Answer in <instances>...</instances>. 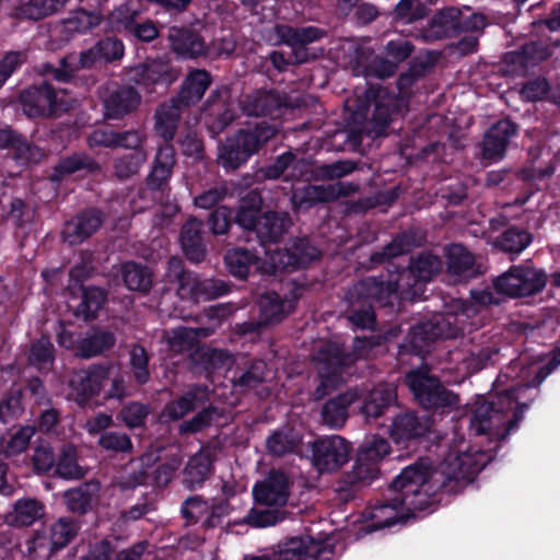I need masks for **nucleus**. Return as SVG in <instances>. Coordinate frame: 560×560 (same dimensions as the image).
Returning <instances> with one entry per match:
<instances>
[{
    "label": "nucleus",
    "mask_w": 560,
    "mask_h": 560,
    "mask_svg": "<svg viewBox=\"0 0 560 560\" xmlns=\"http://www.w3.org/2000/svg\"><path fill=\"white\" fill-rule=\"evenodd\" d=\"M477 471L472 457L466 453L448 454L431 470L420 458L406 466L389 483L383 500L373 508L376 528H388L405 523L417 513L430 514L442 501V494L459 492Z\"/></svg>",
    "instance_id": "f257e3e1"
},
{
    "label": "nucleus",
    "mask_w": 560,
    "mask_h": 560,
    "mask_svg": "<svg viewBox=\"0 0 560 560\" xmlns=\"http://www.w3.org/2000/svg\"><path fill=\"white\" fill-rule=\"evenodd\" d=\"M421 243L422 237L417 230H405L381 249L372 252L368 267L372 269L389 262L402 284L404 299L420 300L424 293L425 283L432 281L442 270L443 261L440 256L424 250L410 256L408 265L400 268L394 266L390 259L410 253Z\"/></svg>",
    "instance_id": "f03ea898"
},
{
    "label": "nucleus",
    "mask_w": 560,
    "mask_h": 560,
    "mask_svg": "<svg viewBox=\"0 0 560 560\" xmlns=\"http://www.w3.org/2000/svg\"><path fill=\"white\" fill-rule=\"evenodd\" d=\"M399 108L398 98L387 89L370 86L349 117V141L358 145L362 143L364 137L376 139L384 136Z\"/></svg>",
    "instance_id": "7ed1b4c3"
},
{
    "label": "nucleus",
    "mask_w": 560,
    "mask_h": 560,
    "mask_svg": "<svg viewBox=\"0 0 560 560\" xmlns=\"http://www.w3.org/2000/svg\"><path fill=\"white\" fill-rule=\"evenodd\" d=\"M264 200L257 190L248 191L241 200L234 215L248 240L255 238L262 247L278 244L292 226L287 211L262 210Z\"/></svg>",
    "instance_id": "20e7f679"
},
{
    "label": "nucleus",
    "mask_w": 560,
    "mask_h": 560,
    "mask_svg": "<svg viewBox=\"0 0 560 560\" xmlns=\"http://www.w3.org/2000/svg\"><path fill=\"white\" fill-rule=\"evenodd\" d=\"M547 273L533 265H513L493 280V289L471 291L474 301L482 306L500 305L504 298H526L540 293L547 284Z\"/></svg>",
    "instance_id": "39448f33"
},
{
    "label": "nucleus",
    "mask_w": 560,
    "mask_h": 560,
    "mask_svg": "<svg viewBox=\"0 0 560 560\" xmlns=\"http://www.w3.org/2000/svg\"><path fill=\"white\" fill-rule=\"evenodd\" d=\"M278 132V126L267 121L257 122L246 129H240L233 138L229 139L220 148L219 163L226 171L237 170Z\"/></svg>",
    "instance_id": "423d86ee"
},
{
    "label": "nucleus",
    "mask_w": 560,
    "mask_h": 560,
    "mask_svg": "<svg viewBox=\"0 0 560 560\" xmlns=\"http://www.w3.org/2000/svg\"><path fill=\"white\" fill-rule=\"evenodd\" d=\"M165 280L176 285L182 300L198 303L214 300L230 292V285L221 279H202L185 268L182 258L172 256L167 260Z\"/></svg>",
    "instance_id": "0eeeda50"
},
{
    "label": "nucleus",
    "mask_w": 560,
    "mask_h": 560,
    "mask_svg": "<svg viewBox=\"0 0 560 560\" xmlns=\"http://www.w3.org/2000/svg\"><path fill=\"white\" fill-rule=\"evenodd\" d=\"M405 383L413 395L415 401L424 410L444 412L457 406L458 396L446 388L441 380L431 374L428 366H421L406 374Z\"/></svg>",
    "instance_id": "6e6552de"
},
{
    "label": "nucleus",
    "mask_w": 560,
    "mask_h": 560,
    "mask_svg": "<svg viewBox=\"0 0 560 560\" xmlns=\"http://www.w3.org/2000/svg\"><path fill=\"white\" fill-rule=\"evenodd\" d=\"M378 276H368L355 282L347 292L352 301L368 302L378 307L394 308L402 294V284L396 270L390 269Z\"/></svg>",
    "instance_id": "1a4fd4ad"
},
{
    "label": "nucleus",
    "mask_w": 560,
    "mask_h": 560,
    "mask_svg": "<svg viewBox=\"0 0 560 560\" xmlns=\"http://www.w3.org/2000/svg\"><path fill=\"white\" fill-rule=\"evenodd\" d=\"M457 335V327L443 315L434 316L427 322H420L410 328L402 343L399 345V355L415 354L424 357L431 351L438 339H452Z\"/></svg>",
    "instance_id": "9d476101"
},
{
    "label": "nucleus",
    "mask_w": 560,
    "mask_h": 560,
    "mask_svg": "<svg viewBox=\"0 0 560 560\" xmlns=\"http://www.w3.org/2000/svg\"><path fill=\"white\" fill-rule=\"evenodd\" d=\"M129 80L141 86L147 93L162 92L178 79L179 72L170 60L150 59L132 67L128 72Z\"/></svg>",
    "instance_id": "9b49d317"
},
{
    "label": "nucleus",
    "mask_w": 560,
    "mask_h": 560,
    "mask_svg": "<svg viewBox=\"0 0 560 560\" xmlns=\"http://www.w3.org/2000/svg\"><path fill=\"white\" fill-rule=\"evenodd\" d=\"M19 102L28 118H49L67 109L63 103L58 101L55 88L46 81L22 90Z\"/></svg>",
    "instance_id": "f8f14e48"
},
{
    "label": "nucleus",
    "mask_w": 560,
    "mask_h": 560,
    "mask_svg": "<svg viewBox=\"0 0 560 560\" xmlns=\"http://www.w3.org/2000/svg\"><path fill=\"white\" fill-rule=\"evenodd\" d=\"M332 549L310 536L292 537L278 545L271 556L245 557L244 560H329Z\"/></svg>",
    "instance_id": "ddd939ff"
},
{
    "label": "nucleus",
    "mask_w": 560,
    "mask_h": 560,
    "mask_svg": "<svg viewBox=\"0 0 560 560\" xmlns=\"http://www.w3.org/2000/svg\"><path fill=\"white\" fill-rule=\"evenodd\" d=\"M241 108L247 116L278 119L292 105L290 96L284 92L277 89H257L243 96Z\"/></svg>",
    "instance_id": "4468645a"
},
{
    "label": "nucleus",
    "mask_w": 560,
    "mask_h": 560,
    "mask_svg": "<svg viewBox=\"0 0 560 560\" xmlns=\"http://www.w3.org/2000/svg\"><path fill=\"white\" fill-rule=\"evenodd\" d=\"M351 444L340 435L316 440L312 445V463L320 474L337 471L350 457Z\"/></svg>",
    "instance_id": "2eb2a0df"
},
{
    "label": "nucleus",
    "mask_w": 560,
    "mask_h": 560,
    "mask_svg": "<svg viewBox=\"0 0 560 560\" xmlns=\"http://www.w3.org/2000/svg\"><path fill=\"white\" fill-rule=\"evenodd\" d=\"M433 421L430 417H420L413 411L397 415L389 429L390 440L405 448L418 444L431 432Z\"/></svg>",
    "instance_id": "dca6fc26"
},
{
    "label": "nucleus",
    "mask_w": 560,
    "mask_h": 560,
    "mask_svg": "<svg viewBox=\"0 0 560 560\" xmlns=\"http://www.w3.org/2000/svg\"><path fill=\"white\" fill-rule=\"evenodd\" d=\"M289 476L281 469H270L264 480L253 487V497L258 505L285 509L291 493Z\"/></svg>",
    "instance_id": "f3484780"
},
{
    "label": "nucleus",
    "mask_w": 560,
    "mask_h": 560,
    "mask_svg": "<svg viewBox=\"0 0 560 560\" xmlns=\"http://www.w3.org/2000/svg\"><path fill=\"white\" fill-rule=\"evenodd\" d=\"M518 126L511 119H500L485 132L481 154L485 160L500 161L504 158L511 139L516 136Z\"/></svg>",
    "instance_id": "a211bd4d"
},
{
    "label": "nucleus",
    "mask_w": 560,
    "mask_h": 560,
    "mask_svg": "<svg viewBox=\"0 0 560 560\" xmlns=\"http://www.w3.org/2000/svg\"><path fill=\"white\" fill-rule=\"evenodd\" d=\"M226 89L214 90L205 102V109L208 110L207 126L212 135H219L225 130L237 117L234 104L226 98Z\"/></svg>",
    "instance_id": "6ab92c4d"
},
{
    "label": "nucleus",
    "mask_w": 560,
    "mask_h": 560,
    "mask_svg": "<svg viewBox=\"0 0 560 560\" xmlns=\"http://www.w3.org/2000/svg\"><path fill=\"white\" fill-rule=\"evenodd\" d=\"M212 82V74L208 70L190 69L185 75L177 94L172 97V104H178L185 109L197 105Z\"/></svg>",
    "instance_id": "aec40b11"
},
{
    "label": "nucleus",
    "mask_w": 560,
    "mask_h": 560,
    "mask_svg": "<svg viewBox=\"0 0 560 560\" xmlns=\"http://www.w3.org/2000/svg\"><path fill=\"white\" fill-rule=\"evenodd\" d=\"M217 450L210 445L202 446L192 455L184 470L183 483L188 490L200 488L214 471Z\"/></svg>",
    "instance_id": "412c9836"
},
{
    "label": "nucleus",
    "mask_w": 560,
    "mask_h": 560,
    "mask_svg": "<svg viewBox=\"0 0 560 560\" xmlns=\"http://www.w3.org/2000/svg\"><path fill=\"white\" fill-rule=\"evenodd\" d=\"M108 374L109 369L103 365H93L78 373L70 384L78 405L84 407L98 396L104 382L108 380Z\"/></svg>",
    "instance_id": "4be33fe9"
},
{
    "label": "nucleus",
    "mask_w": 560,
    "mask_h": 560,
    "mask_svg": "<svg viewBox=\"0 0 560 560\" xmlns=\"http://www.w3.org/2000/svg\"><path fill=\"white\" fill-rule=\"evenodd\" d=\"M176 165V151L172 143H163L158 148L153 165L145 178L147 187L152 191L164 192Z\"/></svg>",
    "instance_id": "5701e85b"
},
{
    "label": "nucleus",
    "mask_w": 560,
    "mask_h": 560,
    "mask_svg": "<svg viewBox=\"0 0 560 560\" xmlns=\"http://www.w3.org/2000/svg\"><path fill=\"white\" fill-rule=\"evenodd\" d=\"M103 222L104 213L102 210L94 207L86 208L66 222L65 238L71 245L80 244L93 235Z\"/></svg>",
    "instance_id": "b1692460"
},
{
    "label": "nucleus",
    "mask_w": 560,
    "mask_h": 560,
    "mask_svg": "<svg viewBox=\"0 0 560 560\" xmlns=\"http://www.w3.org/2000/svg\"><path fill=\"white\" fill-rule=\"evenodd\" d=\"M225 268L233 278L245 281L261 269V258L254 249L244 246L228 248L223 256Z\"/></svg>",
    "instance_id": "393cba45"
},
{
    "label": "nucleus",
    "mask_w": 560,
    "mask_h": 560,
    "mask_svg": "<svg viewBox=\"0 0 560 560\" xmlns=\"http://www.w3.org/2000/svg\"><path fill=\"white\" fill-rule=\"evenodd\" d=\"M98 162L84 152H74L67 156H61L52 166L48 179L51 183H61L67 177L79 174L82 176L100 172Z\"/></svg>",
    "instance_id": "a878e982"
},
{
    "label": "nucleus",
    "mask_w": 560,
    "mask_h": 560,
    "mask_svg": "<svg viewBox=\"0 0 560 560\" xmlns=\"http://www.w3.org/2000/svg\"><path fill=\"white\" fill-rule=\"evenodd\" d=\"M168 40L174 52L185 59H196L208 54L203 37L195 30L173 26Z\"/></svg>",
    "instance_id": "bb28decb"
},
{
    "label": "nucleus",
    "mask_w": 560,
    "mask_h": 560,
    "mask_svg": "<svg viewBox=\"0 0 560 560\" xmlns=\"http://www.w3.org/2000/svg\"><path fill=\"white\" fill-rule=\"evenodd\" d=\"M203 222L189 218L180 229L179 242L185 257L191 262H200L207 256Z\"/></svg>",
    "instance_id": "cd10ccee"
},
{
    "label": "nucleus",
    "mask_w": 560,
    "mask_h": 560,
    "mask_svg": "<svg viewBox=\"0 0 560 560\" xmlns=\"http://www.w3.org/2000/svg\"><path fill=\"white\" fill-rule=\"evenodd\" d=\"M378 474L380 467L366 464V462L360 460V457L357 456L351 469L341 475L337 490L339 493H345V497L348 498L362 488L370 486L378 477Z\"/></svg>",
    "instance_id": "c85d7f7f"
},
{
    "label": "nucleus",
    "mask_w": 560,
    "mask_h": 560,
    "mask_svg": "<svg viewBox=\"0 0 560 560\" xmlns=\"http://www.w3.org/2000/svg\"><path fill=\"white\" fill-rule=\"evenodd\" d=\"M140 93L131 85H121L104 100V114L108 119H120L138 108Z\"/></svg>",
    "instance_id": "c756f323"
},
{
    "label": "nucleus",
    "mask_w": 560,
    "mask_h": 560,
    "mask_svg": "<svg viewBox=\"0 0 560 560\" xmlns=\"http://www.w3.org/2000/svg\"><path fill=\"white\" fill-rule=\"evenodd\" d=\"M359 399L357 390H347L328 399L320 409V418L330 429H341L349 418V407Z\"/></svg>",
    "instance_id": "7c9ffc66"
},
{
    "label": "nucleus",
    "mask_w": 560,
    "mask_h": 560,
    "mask_svg": "<svg viewBox=\"0 0 560 560\" xmlns=\"http://www.w3.org/2000/svg\"><path fill=\"white\" fill-rule=\"evenodd\" d=\"M320 250L315 247L307 237H295L289 246L280 253V262L284 268L292 270L304 268L312 261L318 260Z\"/></svg>",
    "instance_id": "2f4dec72"
},
{
    "label": "nucleus",
    "mask_w": 560,
    "mask_h": 560,
    "mask_svg": "<svg viewBox=\"0 0 560 560\" xmlns=\"http://www.w3.org/2000/svg\"><path fill=\"white\" fill-rule=\"evenodd\" d=\"M1 220L12 222L15 229H23L33 223L35 209L20 198L5 191L0 194Z\"/></svg>",
    "instance_id": "473e14b6"
},
{
    "label": "nucleus",
    "mask_w": 560,
    "mask_h": 560,
    "mask_svg": "<svg viewBox=\"0 0 560 560\" xmlns=\"http://www.w3.org/2000/svg\"><path fill=\"white\" fill-rule=\"evenodd\" d=\"M275 34L281 44L293 49L304 48L327 35V32L317 26H292L289 24H277Z\"/></svg>",
    "instance_id": "72a5a7b5"
},
{
    "label": "nucleus",
    "mask_w": 560,
    "mask_h": 560,
    "mask_svg": "<svg viewBox=\"0 0 560 560\" xmlns=\"http://www.w3.org/2000/svg\"><path fill=\"white\" fill-rule=\"evenodd\" d=\"M209 400L207 386L194 385L180 397L166 404L164 413L172 421L184 418Z\"/></svg>",
    "instance_id": "f704fd0d"
},
{
    "label": "nucleus",
    "mask_w": 560,
    "mask_h": 560,
    "mask_svg": "<svg viewBox=\"0 0 560 560\" xmlns=\"http://www.w3.org/2000/svg\"><path fill=\"white\" fill-rule=\"evenodd\" d=\"M258 315L268 326L281 323L294 308V302L283 299L275 291H268L258 299Z\"/></svg>",
    "instance_id": "c9c22d12"
},
{
    "label": "nucleus",
    "mask_w": 560,
    "mask_h": 560,
    "mask_svg": "<svg viewBox=\"0 0 560 560\" xmlns=\"http://www.w3.org/2000/svg\"><path fill=\"white\" fill-rule=\"evenodd\" d=\"M314 360L318 364V375H328L340 381L345 369L352 365L347 352L338 346L319 349Z\"/></svg>",
    "instance_id": "e433bc0d"
},
{
    "label": "nucleus",
    "mask_w": 560,
    "mask_h": 560,
    "mask_svg": "<svg viewBox=\"0 0 560 560\" xmlns=\"http://www.w3.org/2000/svg\"><path fill=\"white\" fill-rule=\"evenodd\" d=\"M301 443V433L293 427L284 425L271 432L266 440V448L270 455L283 457L298 453Z\"/></svg>",
    "instance_id": "4c0bfd02"
},
{
    "label": "nucleus",
    "mask_w": 560,
    "mask_h": 560,
    "mask_svg": "<svg viewBox=\"0 0 560 560\" xmlns=\"http://www.w3.org/2000/svg\"><path fill=\"white\" fill-rule=\"evenodd\" d=\"M459 9L447 7L438 11L424 30V37L428 39H442L457 35V16Z\"/></svg>",
    "instance_id": "58836bf2"
},
{
    "label": "nucleus",
    "mask_w": 560,
    "mask_h": 560,
    "mask_svg": "<svg viewBox=\"0 0 560 560\" xmlns=\"http://www.w3.org/2000/svg\"><path fill=\"white\" fill-rule=\"evenodd\" d=\"M97 486L89 482H84L78 487L66 490L63 499L67 509L79 515L89 513L97 501Z\"/></svg>",
    "instance_id": "ea45409f"
},
{
    "label": "nucleus",
    "mask_w": 560,
    "mask_h": 560,
    "mask_svg": "<svg viewBox=\"0 0 560 560\" xmlns=\"http://www.w3.org/2000/svg\"><path fill=\"white\" fill-rule=\"evenodd\" d=\"M45 514V505L32 498L20 499L13 511L7 515V522L15 527L31 526Z\"/></svg>",
    "instance_id": "a19ab883"
},
{
    "label": "nucleus",
    "mask_w": 560,
    "mask_h": 560,
    "mask_svg": "<svg viewBox=\"0 0 560 560\" xmlns=\"http://www.w3.org/2000/svg\"><path fill=\"white\" fill-rule=\"evenodd\" d=\"M12 150L14 160L27 164L32 159V145L26 137L10 126L0 128V150Z\"/></svg>",
    "instance_id": "79ce46f5"
},
{
    "label": "nucleus",
    "mask_w": 560,
    "mask_h": 560,
    "mask_svg": "<svg viewBox=\"0 0 560 560\" xmlns=\"http://www.w3.org/2000/svg\"><path fill=\"white\" fill-rule=\"evenodd\" d=\"M447 271L456 277L474 276L475 257L462 244H451L446 249Z\"/></svg>",
    "instance_id": "37998d69"
},
{
    "label": "nucleus",
    "mask_w": 560,
    "mask_h": 560,
    "mask_svg": "<svg viewBox=\"0 0 560 560\" xmlns=\"http://www.w3.org/2000/svg\"><path fill=\"white\" fill-rule=\"evenodd\" d=\"M267 375L264 360H253L244 370L236 371L231 380L234 389L244 393L261 385Z\"/></svg>",
    "instance_id": "c03bdc74"
},
{
    "label": "nucleus",
    "mask_w": 560,
    "mask_h": 560,
    "mask_svg": "<svg viewBox=\"0 0 560 560\" xmlns=\"http://www.w3.org/2000/svg\"><path fill=\"white\" fill-rule=\"evenodd\" d=\"M122 280L130 291L148 293L153 285V275L148 266L127 261L122 266Z\"/></svg>",
    "instance_id": "a18cd8bd"
},
{
    "label": "nucleus",
    "mask_w": 560,
    "mask_h": 560,
    "mask_svg": "<svg viewBox=\"0 0 560 560\" xmlns=\"http://www.w3.org/2000/svg\"><path fill=\"white\" fill-rule=\"evenodd\" d=\"M533 234L524 228L509 226L494 241V246L510 254H521L533 242Z\"/></svg>",
    "instance_id": "49530a36"
},
{
    "label": "nucleus",
    "mask_w": 560,
    "mask_h": 560,
    "mask_svg": "<svg viewBox=\"0 0 560 560\" xmlns=\"http://www.w3.org/2000/svg\"><path fill=\"white\" fill-rule=\"evenodd\" d=\"M183 109H185L183 106L171 103L161 105L155 110V130L165 143H171L170 141L173 140Z\"/></svg>",
    "instance_id": "de8ad7c7"
},
{
    "label": "nucleus",
    "mask_w": 560,
    "mask_h": 560,
    "mask_svg": "<svg viewBox=\"0 0 560 560\" xmlns=\"http://www.w3.org/2000/svg\"><path fill=\"white\" fill-rule=\"evenodd\" d=\"M288 515L289 512L285 509L271 505H258L248 511L243 523L253 528H266L281 523Z\"/></svg>",
    "instance_id": "09e8293b"
},
{
    "label": "nucleus",
    "mask_w": 560,
    "mask_h": 560,
    "mask_svg": "<svg viewBox=\"0 0 560 560\" xmlns=\"http://www.w3.org/2000/svg\"><path fill=\"white\" fill-rule=\"evenodd\" d=\"M116 337L112 331L97 329L92 335L80 340L78 355L90 359L102 354L115 346Z\"/></svg>",
    "instance_id": "8fccbe9b"
},
{
    "label": "nucleus",
    "mask_w": 560,
    "mask_h": 560,
    "mask_svg": "<svg viewBox=\"0 0 560 560\" xmlns=\"http://www.w3.org/2000/svg\"><path fill=\"white\" fill-rule=\"evenodd\" d=\"M107 293L97 287H83L81 302L75 310V316L82 317L85 322L97 317L98 311L106 302Z\"/></svg>",
    "instance_id": "3c124183"
},
{
    "label": "nucleus",
    "mask_w": 560,
    "mask_h": 560,
    "mask_svg": "<svg viewBox=\"0 0 560 560\" xmlns=\"http://www.w3.org/2000/svg\"><path fill=\"white\" fill-rule=\"evenodd\" d=\"M394 399L393 390L385 387H376L365 396L360 407V412L366 418L376 419L385 412Z\"/></svg>",
    "instance_id": "603ef678"
},
{
    "label": "nucleus",
    "mask_w": 560,
    "mask_h": 560,
    "mask_svg": "<svg viewBox=\"0 0 560 560\" xmlns=\"http://www.w3.org/2000/svg\"><path fill=\"white\" fill-rule=\"evenodd\" d=\"M24 390L11 387L0 396V422L3 424L16 420L24 412Z\"/></svg>",
    "instance_id": "864d4df0"
},
{
    "label": "nucleus",
    "mask_w": 560,
    "mask_h": 560,
    "mask_svg": "<svg viewBox=\"0 0 560 560\" xmlns=\"http://www.w3.org/2000/svg\"><path fill=\"white\" fill-rule=\"evenodd\" d=\"M118 22L127 33L144 43L152 42L159 35V30L152 21L147 20L143 23H138L136 12H126L122 14V12L119 11Z\"/></svg>",
    "instance_id": "5fc2aeb1"
},
{
    "label": "nucleus",
    "mask_w": 560,
    "mask_h": 560,
    "mask_svg": "<svg viewBox=\"0 0 560 560\" xmlns=\"http://www.w3.org/2000/svg\"><path fill=\"white\" fill-rule=\"evenodd\" d=\"M348 302L347 317L352 326L361 329H373L376 324L374 305L363 301H352L346 295Z\"/></svg>",
    "instance_id": "6e6d98bb"
},
{
    "label": "nucleus",
    "mask_w": 560,
    "mask_h": 560,
    "mask_svg": "<svg viewBox=\"0 0 560 560\" xmlns=\"http://www.w3.org/2000/svg\"><path fill=\"white\" fill-rule=\"evenodd\" d=\"M150 354L140 343H135L129 350V366L132 377L138 385H145L151 378L149 369Z\"/></svg>",
    "instance_id": "4d7b16f0"
},
{
    "label": "nucleus",
    "mask_w": 560,
    "mask_h": 560,
    "mask_svg": "<svg viewBox=\"0 0 560 560\" xmlns=\"http://www.w3.org/2000/svg\"><path fill=\"white\" fill-rule=\"evenodd\" d=\"M389 451L390 445L385 438L372 435L359 446L357 456L360 457V460L378 467L380 462L389 454Z\"/></svg>",
    "instance_id": "13d9d810"
},
{
    "label": "nucleus",
    "mask_w": 560,
    "mask_h": 560,
    "mask_svg": "<svg viewBox=\"0 0 560 560\" xmlns=\"http://www.w3.org/2000/svg\"><path fill=\"white\" fill-rule=\"evenodd\" d=\"M55 474L67 480L84 477L83 468L78 464L77 451L72 446L63 447L56 460Z\"/></svg>",
    "instance_id": "bf43d9fd"
},
{
    "label": "nucleus",
    "mask_w": 560,
    "mask_h": 560,
    "mask_svg": "<svg viewBox=\"0 0 560 560\" xmlns=\"http://www.w3.org/2000/svg\"><path fill=\"white\" fill-rule=\"evenodd\" d=\"M27 361L37 369L54 363L55 347L48 336L43 335L31 343Z\"/></svg>",
    "instance_id": "052dcab7"
},
{
    "label": "nucleus",
    "mask_w": 560,
    "mask_h": 560,
    "mask_svg": "<svg viewBox=\"0 0 560 560\" xmlns=\"http://www.w3.org/2000/svg\"><path fill=\"white\" fill-rule=\"evenodd\" d=\"M233 512L228 498H213L209 500V510L201 521V528L210 530L222 526L224 520Z\"/></svg>",
    "instance_id": "680f3d73"
},
{
    "label": "nucleus",
    "mask_w": 560,
    "mask_h": 560,
    "mask_svg": "<svg viewBox=\"0 0 560 560\" xmlns=\"http://www.w3.org/2000/svg\"><path fill=\"white\" fill-rule=\"evenodd\" d=\"M49 532L55 550L59 551L75 538L79 525L70 517H60L50 526Z\"/></svg>",
    "instance_id": "e2e57ef3"
},
{
    "label": "nucleus",
    "mask_w": 560,
    "mask_h": 560,
    "mask_svg": "<svg viewBox=\"0 0 560 560\" xmlns=\"http://www.w3.org/2000/svg\"><path fill=\"white\" fill-rule=\"evenodd\" d=\"M69 0H30L22 7V14L33 21H39L65 8Z\"/></svg>",
    "instance_id": "0e129e2a"
},
{
    "label": "nucleus",
    "mask_w": 560,
    "mask_h": 560,
    "mask_svg": "<svg viewBox=\"0 0 560 560\" xmlns=\"http://www.w3.org/2000/svg\"><path fill=\"white\" fill-rule=\"evenodd\" d=\"M147 154L143 150H136L117 158L114 161V172L119 179H128L136 175L145 162Z\"/></svg>",
    "instance_id": "69168bd1"
},
{
    "label": "nucleus",
    "mask_w": 560,
    "mask_h": 560,
    "mask_svg": "<svg viewBox=\"0 0 560 560\" xmlns=\"http://www.w3.org/2000/svg\"><path fill=\"white\" fill-rule=\"evenodd\" d=\"M209 510V500L202 495L195 494L186 498L180 505V515L186 526L196 525L206 517Z\"/></svg>",
    "instance_id": "338daca9"
},
{
    "label": "nucleus",
    "mask_w": 560,
    "mask_h": 560,
    "mask_svg": "<svg viewBox=\"0 0 560 560\" xmlns=\"http://www.w3.org/2000/svg\"><path fill=\"white\" fill-rule=\"evenodd\" d=\"M197 355L198 363L207 373L224 369L233 363L232 354L225 349L208 348L198 352Z\"/></svg>",
    "instance_id": "774afa93"
}]
</instances>
